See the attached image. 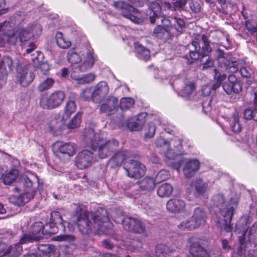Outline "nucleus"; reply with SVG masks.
Returning a JSON list of instances; mask_svg holds the SVG:
<instances>
[{
  "label": "nucleus",
  "instance_id": "obj_1",
  "mask_svg": "<svg viewBox=\"0 0 257 257\" xmlns=\"http://www.w3.org/2000/svg\"><path fill=\"white\" fill-rule=\"evenodd\" d=\"M77 215L76 224L79 231L84 235H89L97 230L102 233H110L112 226L106 210L100 208L94 212L84 209V206L79 205L75 209Z\"/></svg>",
  "mask_w": 257,
  "mask_h": 257
},
{
  "label": "nucleus",
  "instance_id": "obj_15",
  "mask_svg": "<svg viewBox=\"0 0 257 257\" xmlns=\"http://www.w3.org/2000/svg\"><path fill=\"white\" fill-rule=\"evenodd\" d=\"M92 91V101L98 103L108 93L109 88L106 82L101 81L95 86Z\"/></svg>",
  "mask_w": 257,
  "mask_h": 257
},
{
  "label": "nucleus",
  "instance_id": "obj_35",
  "mask_svg": "<svg viewBox=\"0 0 257 257\" xmlns=\"http://www.w3.org/2000/svg\"><path fill=\"white\" fill-rule=\"evenodd\" d=\"M178 226L179 228L181 230L187 229L189 230L195 229L199 227L197 223L195 222L192 217L182 221L178 225Z\"/></svg>",
  "mask_w": 257,
  "mask_h": 257
},
{
  "label": "nucleus",
  "instance_id": "obj_60",
  "mask_svg": "<svg viewBox=\"0 0 257 257\" xmlns=\"http://www.w3.org/2000/svg\"><path fill=\"white\" fill-rule=\"evenodd\" d=\"M222 87L224 91L228 94H230L233 91L232 84L224 83Z\"/></svg>",
  "mask_w": 257,
  "mask_h": 257
},
{
  "label": "nucleus",
  "instance_id": "obj_12",
  "mask_svg": "<svg viewBox=\"0 0 257 257\" xmlns=\"http://www.w3.org/2000/svg\"><path fill=\"white\" fill-rule=\"evenodd\" d=\"M43 223L41 221L35 222L31 227V231L30 233L25 234L20 239L21 244L27 241H38L43 238Z\"/></svg>",
  "mask_w": 257,
  "mask_h": 257
},
{
  "label": "nucleus",
  "instance_id": "obj_56",
  "mask_svg": "<svg viewBox=\"0 0 257 257\" xmlns=\"http://www.w3.org/2000/svg\"><path fill=\"white\" fill-rule=\"evenodd\" d=\"M189 7L194 13L197 14L200 12L201 6L197 2H193V1H190L189 3Z\"/></svg>",
  "mask_w": 257,
  "mask_h": 257
},
{
  "label": "nucleus",
  "instance_id": "obj_61",
  "mask_svg": "<svg viewBox=\"0 0 257 257\" xmlns=\"http://www.w3.org/2000/svg\"><path fill=\"white\" fill-rule=\"evenodd\" d=\"M248 234L250 236L253 235L254 237L257 236V221L249 229Z\"/></svg>",
  "mask_w": 257,
  "mask_h": 257
},
{
  "label": "nucleus",
  "instance_id": "obj_37",
  "mask_svg": "<svg viewBox=\"0 0 257 257\" xmlns=\"http://www.w3.org/2000/svg\"><path fill=\"white\" fill-rule=\"evenodd\" d=\"M55 83V81L51 78H47L41 82L38 86V90L40 92H43L51 88Z\"/></svg>",
  "mask_w": 257,
  "mask_h": 257
},
{
  "label": "nucleus",
  "instance_id": "obj_53",
  "mask_svg": "<svg viewBox=\"0 0 257 257\" xmlns=\"http://www.w3.org/2000/svg\"><path fill=\"white\" fill-rule=\"evenodd\" d=\"M169 176V172L166 170H161L156 175L155 180L158 182H162L168 178Z\"/></svg>",
  "mask_w": 257,
  "mask_h": 257
},
{
  "label": "nucleus",
  "instance_id": "obj_45",
  "mask_svg": "<svg viewBox=\"0 0 257 257\" xmlns=\"http://www.w3.org/2000/svg\"><path fill=\"white\" fill-rule=\"evenodd\" d=\"M195 88V84L193 82H186L182 90V93L184 96H188L194 91Z\"/></svg>",
  "mask_w": 257,
  "mask_h": 257
},
{
  "label": "nucleus",
  "instance_id": "obj_42",
  "mask_svg": "<svg viewBox=\"0 0 257 257\" xmlns=\"http://www.w3.org/2000/svg\"><path fill=\"white\" fill-rule=\"evenodd\" d=\"M21 182L25 188V192L24 193L30 194L31 192L32 191L35 193V191L32 189L33 186L32 181L29 177L27 176L23 177L21 180Z\"/></svg>",
  "mask_w": 257,
  "mask_h": 257
},
{
  "label": "nucleus",
  "instance_id": "obj_33",
  "mask_svg": "<svg viewBox=\"0 0 257 257\" xmlns=\"http://www.w3.org/2000/svg\"><path fill=\"white\" fill-rule=\"evenodd\" d=\"M56 40L57 45L62 49H67L71 45L69 41L61 32H58L56 35Z\"/></svg>",
  "mask_w": 257,
  "mask_h": 257
},
{
  "label": "nucleus",
  "instance_id": "obj_24",
  "mask_svg": "<svg viewBox=\"0 0 257 257\" xmlns=\"http://www.w3.org/2000/svg\"><path fill=\"white\" fill-rule=\"evenodd\" d=\"M192 218L199 227L206 222V213L202 208L197 207L194 209Z\"/></svg>",
  "mask_w": 257,
  "mask_h": 257
},
{
  "label": "nucleus",
  "instance_id": "obj_25",
  "mask_svg": "<svg viewBox=\"0 0 257 257\" xmlns=\"http://www.w3.org/2000/svg\"><path fill=\"white\" fill-rule=\"evenodd\" d=\"M192 186L194 188L196 194L203 195L207 191L208 185L202 179H198L193 182Z\"/></svg>",
  "mask_w": 257,
  "mask_h": 257
},
{
  "label": "nucleus",
  "instance_id": "obj_32",
  "mask_svg": "<svg viewBox=\"0 0 257 257\" xmlns=\"http://www.w3.org/2000/svg\"><path fill=\"white\" fill-rule=\"evenodd\" d=\"M67 59L72 65H76V66L73 68L74 71L75 70V68L77 67L78 63L79 62H81L80 64L82 63L83 58L82 59L79 55L75 51L74 49H71L68 52ZM79 65V64H78V65Z\"/></svg>",
  "mask_w": 257,
  "mask_h": 257
},
{
  "label": "nucleus",
  "instance_id": "obj_40",
  "mask_svg": "<svg viewBox=\"0 0 257 257\" xmlns=\"http://www.w3.org/2000/svg\"><path fill=\"white\" fill-rule=\"evenodd\" d=\"M156 127L153 122H149L145 128V138L150 139L152 138L155 134Z\"/></svg>",
  "mask_w": 257,
  "mask_h": 257
},
{
  "label": "nucleus",
  "instance_id": "obj_28",
  "mask_svg": "<svg viewBox=\"0 0 257 257\" xmlns=\"http://www.w3.org/2000/svg\"><path fill=\"white\" fill-rule=\"evenodd\" d=\"M135 48L136 52L141 59L145 61H148L150 59L151 57L150 51L142 44L136 43H135Z\"/></svg>",
  "mask_w": 257,
  "mask_h": 257
},
{
  "label": "nucleus",
  "instance_id": "obj_39",
  "mask_svg": "<svg viewBox=\"0 0 257 257\" xmlns=\"http://www.w3.org/2000/svg\"><path fill=\"white\" fill-rule=\"evenodd\" d=\"M204 59H201L200 61V64L202 65V70H206L212 68L214 66V60L213 58L210 56L205 58Z\"/></svg>",
  "mask_w": 257,
  "mask_h": 257
},
{
  "label": "nucleus",
  "instance_id": "obj_46",
  "mask_svg": "<svg viewBox=\"0 0 257 257\" xmlns=\"http://www.w3.org/2000/svg\"><path fill=\"white\" fill-rule=\"evenodd\" d=\"M37 249L45 254H48L54 251V246L49 244L39 243L37 244Z\"/></svg>",
  "mask_w": 257,
  "mask_h": 257
},
{
  "label": "nucleus",
  "instance_id": "obj_17",
  "mask_svg": "<svg viewBox=\"0 0 257 257\" xmlns=\"http://www.w3.org/2000/svg\"><path fill=\"white\" fill-rule=\"evenodd\" d=\"M118 106V100L114 96H109L100 105L99 111L100 113H113Z\"/></svg>",
  "mask_w": 257,
  "mask_h": 257
},
{
  "label": "nucleus",
  "instance_id": "obj_5",
  "mask_svg": "<svg viewBox=\"0 0 257 257\" xmlns=\"http://www.w3.org/2000/svg\"><path fill=\"white\" fill-rule=\"evenodd\" d=\"M95 58L93 53L87 52L83 57L82 63L75 67V70L71 73V78L77 80L79 84H85L94 81L95 75L93 73L87 74L81 77L78 75L76 73L77 71L83 72L90 69L93 66Z\"/></svg>",
  "mask_w": 257,
  "mask_h": 257
},
{
  "label": "nucleus",
  "instance_id": "obj_8",
  "mask_svg": "<svg viewBox=\"0 0 257 257\" xmlns=\"http://www.w3.org/2000/svg\"><path fill=\"white\" fill-rule=\"evenodd\" d=\"M124 230L136 234H144L146 232L145 224L140 219L129 216L120 219Z\"/></svg>",
  "mask_w": 257,
  "mask_h": 257
},
{
  "label": "nucleus",
  "instance_id": "obj_36",
  "mask_svg": "<svg viewBox=\"0 0 257 257\" xmlns=\"http://www.w3.org/2000/svg\"><path fill=\"white\" fill-rule=\"evenodd\" d=\"M169 248L163 244H158L156 247L155 257H170Z\"/></svg>",
  "mask_w": 257,
  "mask_h": 257
},
{
  "label": "nucleus",
  "instance_id": "obj_20",
  "mask_svg": "<svg viewBox=\"0 0 257 257\" xmlns=\"http://www.w3.org/2000/svg\"><path fill=\"white\" fill-rule=\"evenodd\" d=\"M211 51L212 48L211 47L202 46L201 48L200 47L197 51L190 50L189 56L191 59L197 61L209 57V54Z\"/></svg>",
  "mask_w": 257,
  "mask_h": 257
},
{
  "label": "nucleus",
  "instance_id": "obj_11",
  "mask_svg": "<svg viewBox=\"0 0 257 257\" xmlns=\"http://www.w3.org/2000/svg\"><path fill=\"white\" fill-rule=\"evenodd\" d=\"M123 168L127 176L135 179L141 178L145 172V166L138 161L134 160H129L125 162Z\"/></svg>",
  "mask_w": 257,
  "mask_h": 257
},
{
  "label": "nucleus",
  "instance_id": "obj_63",
  "mask_svg": "<svg viewBox=\"0 0 257 257\" xmlns=\"http://www.w3.org/2000/svg\"><path fill=\"white\" fill-rule=\"evenodd\" d=\"M167 143L168 142L166 141L165 139L161 137H160L157 139L155 142V144L157 146L161 147L164 146V145H166Z\"/></svg>",
  "mask_w": 257,
  "mask_h": 257
},
{
  "label": "nucleus",
  "instance_id": "obj_41",
  "mask_svg": "<svg viewBox=\"0 0 257 257\" xmlns=\"http://www.w3.org/2000/svg\"><path fill=\"white\" fill-rule=\"evenodd\" d=\"M169 34V30L160 25L156 26L153 31V35L155 37L160 39L164 38L166 34L168 35Z\"/></svg>",
  "mask_w": 257,
  "mask_h": 257
},
{
  "label": "nucleus",
  "instance_id": "obj_13",
  "mask_svg": "<svg viewBox=\"0 0 257 257\" xmlns=\"http://www.w3.org/2000/svg\"><path fill=\"white\" fill-rule=\"evenodd\" d=\"M92 152L85 150L80 152L75 158V165L80 169H84L90 166L94 161Z\"/></svg>",
  "mask_w": 257,
  "mask_h": 257
},
{
  "label": "nucleus",
  "instance_id": "obj_55",
  "mask_svg": "<svg viewBox=\"0 0 257 257\" xmlns=\"http://www.w3.org/2000/svg\"><path fill=\"white\" fill-rule=\"evenodd\" d=\"M75 237L72 235L63 234L58 235L56 237V239L58 241H66L68 242H72L75 240Z\"/></svg>",
  "mask_w": 257,
  "mask_h": 257
},
{
  "label": "nucleus",
  "instance_id": "obj_16",
  "mask_svg": "<svg viewBox=\"0 0 257 257\" xmlns=\"http://www.w3.org/2000/svg\"><path fill=\"white\" fill-rule=\"evenodd\" d=\"M148 5L150 22L152 24H155L157 19L163 17L161 7L158 2L153 0H148Z\"/></svg>",
  "mask_w": 257,
  "mask_h": 257
},
{
  "label": "nucleus",
  "instance_id": "obj_50",
  "mask_svg": "<svg viewBox=\"0 0 257 257\" xmlns=\"http://www.w3.org/2000/svg\"><path fill=\"white\" fill-rule=\"evenodd\" d=\"M143 244L140 240H134L131 242L128 249L132 252L139 251L143 247Z\"/></svg>",
  "mask_w": 257,
  "mask_h": 257
},
{
  "label": "nucleus",
  "instance_id": "obj_64",
  "mask_svg": "<svg viewBox=\"0 0 257 257\" xmlns=\"http://www.w3.org/2000/svg\"><path fill=\"white\" fill-rule=\"evenodd\" d=\"M5 0H0V16L8 12V9L5 8Z\"/></svg>",
  "mask_w": 257,
  "mask_h": 257
},
{
  "label": "nucleus",
  "instance_id": "obj_22",
  "mask_svg": "<svg viewBox=\"0 0 257 257\" xmlns=\"http://www.w3.org/2000/svg\"><path fill=\"white\" fill-rule=\"evenodd\" d=\"M34 193L33 191L31 192L30 194L23 193L19 196L12 195L9 198L10 202L15 205L21 206L23 205L25 203L28 202L33 198Z\"/></svg>",
  "mask_w": 257,
  "mask_h": 257
},
{
  "label": "nucleus",
  "instance_id": "obj_30",
  "mask_svg": "<svg viewBox=\"0 0 257 257\" xmlns=\"http://www.w3.org/2000/svg\"><path fill=\"white\" fill-rule=\"evenodd\" d=\"M18 176V170L16 169H12L5 173L3 177V182L5 184L10 185L16 180Z\"/></svg>",
  "mask_w": 257,
  "mask_h": 257
},
{
  "label": "nucleus",
  "instance_id": "obj_27",
  "mask_svg": "<svg viewBox=\"0 0 257 257\" xmlns=\"http://www.w3.org/2000/svg\"><path fill=\"white\" fill-rule=\"evenodd\" d=\"M139 185L142 191H150L155 188V183L153 178L146 177L139 182Z\"/></svg>",
  "mask_w": 257,
  "mask_h": 257
},
{
  "label": "nucleus",
  "instance_id": "obj_43",
  "mask_svg": "<svg viewBox=\"0 0 257 257\" xmlns=\"http://www.w3.org/2000/svg\"><path fill=\"white\" fill-rule=\"evenodd\" d=\"M134 103V100L131 98H122L120 100L119 106L121 110H125L131 108Z\"/></svg>",
  "mask_w": 257,
  "mask_h": 257
},
{
  "label": "nucleus",
  "instance_id": "obj_7",
  "mask_svg": "<svg viewBox=\"0 0 257 257\" xmlns=\"http://www.w3.org/2000/svg\"><path fill=\"white\" fill-rule=\"evenodd\" d=\"M65 97L64 92L61 90H57L49 96L43 95L40 100V106L44 109H53L59 106Z\"/></svg>",
  "mask_w": 257,
  "mask_h": 257
},
{
  "label": "nucleus",
  "instance_id": "obj_10",
  "mask_svg": "<svg viewBox=\"0 0 257 257\" xmlns=\"http://www.w3.org/2000/svg\"><path fill=\"white\" fill-rule=\"evenodd\" d=\"M112 6L119 10L124 17L135 23H139L141 22L139 18L134 15V14L138 12L137 10L126 3L122 1H113Z\"/></svg>",
  "mask_w": 257,
  "mask_h": 257
},
{
  "label": "nucleus",
  "instance_id": "obj_49",
  "mask_svg": "<svg viewBox=\"0 0 257 257\" xmlns=\"http://www.w3.org/2000/svg\"><path fill=\"white\" fill-rule=\"evenodd\" d=\"M234 123L232 125V131L235 133H238L241 131V124L239 123L238 113L233 114Z\"/></svg>",
  "mask_w": 257,
  "mask_h": 257
},
{
  "label": "nucleus",
  "instance_id": "obj_57",
  "mask_svg": "<svg viewBox=\"0 0 257 257\" xmlns=\"http://www.w3.org/2000/svg\"><path fill=\"white\" fill-rule=\"evenodd\" d=\"M214 78L216 81L222 83V81L225 79L226 75L225 74H221L216 69H214Z\"/></svg>",
  "mask_w": 257,
  "mask_h": 257
},
{
  "label": "nucleus",
  "instance_id": "obj_23",
  "mask_svg": "<svg viewBox=\"0 0 257 257\" xmlns=\"http://www.w3.org/2000/svg\"><path fill=\"white\" fill-rule=\"evenodd\" d=\"M145 121L143 115L139 114L129 119L127 126L132 131H140L143 128Z\"/></svg>",
  "mask_w": 257,
  "mask_h": 257
},
{
  "label": "nucleus",
  "instance_id": "obj_19",
  "mask_svg": "<svg viewBox=\"0 0 257 257\" xmlns=\"http://www.w3.org/2000/svg\"><path fill=\"white\" fill-rule=\"evenodd\" d=\"M200 168V162L196 159L188 161L183 169L184 175L188 178L193 177Z\"/></svg>",
  "mask_w": 257,
  "mask_h": 257
},
{
  "label": "nucleus",
  "instance_id": "obj_6",
  "mask_svg": "<svg viewBox=\"0 0 257 257\" xmlns=\"http://www.w3.org/2000/svg\"><path fill=\"white\" fill-rule=\"evenodd\" d=\"M216 59L219 66L230 73H235L238 71L239 62L235 58L225 53L223 50L218 49L215 51Z\"/></svg>",
  "mask_w": 257,
  "mask_h": 257
},
{
  "label": "nucleus",
  "instance_id": "obj_51",
  "mask_svg": "<svg viewBox=\"0 0 257 257\" xmlns=\"http://www.w3.org/2000/svg\"><path fill=\"white\" fill-rule=\"evenodd\" d=\"M175 20L177 23L175 25V29L179 34H181L183 32V30L185 28V23L183 19L179 18L177 17L174 18Z\"/></svg>",
  "mask_w": 257,
  "mask_h": 257
},
{
  "label": "nucleus",
  "instance_id": "obj_9",
  "mask_svg": "<svg viewBox=\"0 0 257 257\" xmlns=\"http://www.w3.org/2000/svg\"><path fill=\"white\" fill-rule=\"evenodd\" d=\"M35 78V74L26 65H19L17 69L15 79L17 84L23 87L29 85Z\"/></svg>",
  "mask_w": 257,
  "mask_h": 257
},
{
  "label": "nucleus",
  "instance_id": "obj_52",
  "mask_svg": "<svg viewBox=\"0 0 257 257\" xmlns=\"http://www.w3.org/2000/svg\"><path fill=\"white\" fill-rule=\"evenodd\" d=\"M92 92L90 88H86L83 90L80 94L81 97L85 100H92Z\"/></svg>",
  "mask_w": 257,
  "mask_h": 257
},
{
  "label": "nucleus",
  "instance_id": "obj_3",
  "mask_svg": "<svg viewBox=\"0 0 257 257\" xmlns=\"http://www.w3.org/2000/svg\"><path fill=\"white\" fill-rule=\"evenodd\" d=\"M212 205L219 209L222 219L218 220V223L226 232H230L232 229L231 221L234 208L229 204H226L224 197L222 194L214 195L212 198Z\"/></svg>",
  "mask_w": 257,
  "mask_h": 257
},
{
  "label": "nucleus",
  "instance_id": "obj_14",
  "mask_svg": "<svg viewBox=\"0 0 257 257\" xmlns=\"http://www.w3.org/2000/svg\"><path fill=\"white\" fill-rule=\"evenodd\" d=\"M42 30L41 26L39 24H35L31 28H21L17 31L18 36L17 40L22 43L29 40L34 34L38 35Z\"/></svg>",
  "mask_w": 257,
  "mask_h": 257
},
{
  "label": "nucleus",
  "instance_id": "obj_26",
  "mask_svg": "<svg viewBox=\"0 0 257 257\" xmlns=\"http://www.w3.org/2000/svg\"><path fill=\"white\" fill-rule=\"evenodd\" d=\"M76 109V105L74 100H70L67 102L64 107V112L62 117L64 122L70 117L72 113L75 111Z\"/></svg>",
  "mask_w": 257,
  "mask_h": 257
},
{
  "label": "nucleus",
  "instance_id": "obj_21",
  "mask_svg": "<svg viewBox=\"0 0 257 257\" xmlns=\"http://www.w3.org/2000/svg\"><path fill=\"white\" fill-rule=\"evenodd\" d=\"M9 29L7 26L3 24H0V46H3L5 43H14L15 34L13 32H8Z\"/></svg>",
  "mask_w": 257,
  "mask_h": 257
},
{
  "label": "nucleus",
  "instance_id": "obj_34",
  "mask_svg": "<svg viewBox=\"0 0 257 257\" xmlns=\"http://www.w3.org/2000/svg\"><path fill=\"white\" fill-rule=\"evenodd\" d=\"M173 187L168 183L162 184L157 190V194L161 197L169 196L172 193Z\"/></svg>",
  "mask_w": 257,
  "mask_h": 257
},
{
  "label": "nucleus",
  "instance_id": "obj_47",
  "mask_svg": "<svg viewBox=\"0 0 257 257\" xmlns=\"http://www.w3.org/2000/svg\"><path fill=\"white\" fill-rule=\"evenodd\" d=\"M51 221L54 222L56 224H59L62 227H64V221L62 220V216L59 212H52L51 213Z\"/></svg>",
  "mask_w": 257,
  "mask_h": 257
},
{
  "label": "nucleus",
  "instance_id": "obj_31",
  "mask_svg": "<svg viewBox=\"0 0 257 257\" xmlns=\"http://www.w3.org/2000/svg\"><path fill=\"white\" fill-rule=\"evenodd\" d=\"M59 151L68 156H73L76 153V146L71 143H65L59 147Z\"/></svg>",
  "mask_w": 257,
  "mask_h": 257
},
{
  "label": "nucleus",
  "instance_id": "obj_38",
  "mask_svg": "<svg viewBox=\"0 0 257 257\" xmlns=\"http://www.w3.org/2000/svg\"><path fill=\"white\" fill-rule=\"evenodd\" d=\"M43 235H49L51 234H55L58 231V227L56 224L52 221L45 225L43 224Z\"/></svg>",
  "mask_w": 257,
  "mask_h": 257
},
{
  "label": "nucleus",
  "instance_id": "obj_4",
  "mask_svg": "<svg viewBox=\"0 0 257 257\" xmlns=\"http://www.w3.org/2000/svg\"><path fill=\"white\" fill-rule=\"evenodd\" d=\"M206 240L197 234L188 237L187 242L190 244V254L193 257H221L220 249L208 251L202 246V245H204L203 242Z\"/></svg>",
  "mask_w": 257,
  "mask_h": 257
},
{
  "label": "nucleus",
  "instance_id": "obj_54",
  "mask_svg": "<svg viewBox=\"0 0 257 257\" xmlns=\"http://www.w3.org/2000/svg\"><path fill=\"white\" fill-rule=\"evenodd\" d=\"M250 75V72H248L246 68L242 67V83L245 82L248 85L250 84L251 81L247 79Z\"/></svg>",
  "mask_w": 257,
  "mask_h": 257
},
{
  "label": "nucleus",
  "instance_id": "obj_29",
  "mask_svg": "<svg viewBox=\"0 0 257 257\" xmlns=\"http://www.w3.org/2000/svg\"><path fill=\"white\" fill-rule=\"evenodd\" d=\"M128 156L127 151H120L116 152L111 158L110 162L115 166H120Z\"/></svg>",
  "mask_w": 257,
  "mask_h": 257
},
{
  "label": "nucleus",
  "instance_id": "obj_48",
  "mask_svg": "<svg viewBox=\"0 0 257 257\" xmlns=\"http://www.w3.org/2000/svg\"><path fill=\"white\" fill-rule=\"evenodd\" d=\"M7 250L13 257L16 256L21 254L22 247L20 244H14V246H10Z\"/></svg>",
  "mask_w": 257,
  "mask_h": 257
},
{
  "label": "nucleus",
  "instance_id": "obj_59",
  "mask_svg": "<svg viewBox=\"0 0 257 257\" xmlns=\"http://www.w3.org/2000/svg\"><path fill=\"white\" fill-rule=\"evenodd\" d=\"M245 25L247 29L255 36L257 40V26L256 27L251 26L248 21L246 22Z\"/></svg>",
  "mask_w": 257,
  "mask_h": 257
},
{
  "label": "nucleus",
  "instance_id": "obj_58",
  "mask_svg": "<svg viewBox=\"0 0 257 257\" xmlns=\"http://www.w3.org/2000/svg\"><path fill=\"white\" fill-rule=\"evenodd\" d=\"M7 74V71L0 70V89L6 82Z\"/></svg>",
  "mask_w": 257,
  "mask_h": 257
},
{
  "label": "nucleus",
  "instance_id": "obj_18",
  "mask_svg": "<svg viewBox=\"0 0 257 257\" xmlns=\"http://www.w3.org/2000/svg\"><path fill=\"white\" fill-rule=\"evenodd\" d=\"M185 206L186 204L184 201L178 198L171 199L169 200L166 204L167 210L174 213H180L183 211Z\"/></svg>",
  "mask_w": 257,
  "mask_h": 257
},
{
  "label": "nucleus",
  "instance_id": "obj_62",
  "mask_svg": "<svg viewBox=\"0 0 257 257\" xmlns=\"http://www.w3.org/2000/svg\"><path fill=\"white\" fill-rule=\"evenodd\" d=\"M253 111L250 109H246L244 112V118L246 119H252Z\"/></svg>",
  "mask_w": 257,
  "mask_h": 257
},
{
  "label": "nucleus",
  "instance_id": "obj_44",
  "mask_svg": "<svg viewBox=\"0 0 257 257\" xmlns=\"http://www.w3.org/2000/svg\"><path fill=\"white\" fill-rule=\"evenodd\" d=\"M81 114L78 112L67 124L69 128H75L79 126L81 123Z\"/></svg>",
  "mask_w": 257,
  "mask_h": 257
},
{
  "label": "nucleus",
  "instance_id": "obj_2",
  "mask_svg": "<svg viewBox=\"0 0 257 257\" xmlns=\"http://www.w3.org/2000/svg\"><path fill=\"white\" fill-rule=\"evenodd\" d=\"M85 131V138L88 146L94 151H97L100 158H106L117 149L118 142L116 140L103 139L99 134H96L92 128H88Z\"/></svg>",
  "mask_w": 257,
  "mask_h": 257
}]
</instances>
